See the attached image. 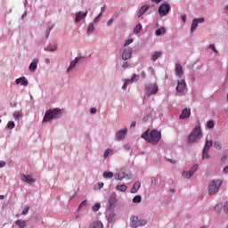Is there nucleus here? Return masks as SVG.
Returning a JSON list of instances; mask_svg holds the SVG:
<instances>
[{
	"mask_svg": "<svg viewBox=\"0 0 228 228\" xmlns=\"http://www.w3.org/2000/svg\"><path fill=\"white\" fill-rule=\"evenodd\" d=\"M4 167H6V162H4V160H0V168H4Z\"/></svg>",
	"mask_w": 228,
	"mask_h": 228,
	"instance_id": "obj_58",
	"label": "nucleus"
},
{
	"mask_svg": "<svg viewBox=\"0 0 228 228\" xmlns=\"http://www.w3.org/2000/svg\"><path fill=\"white\" fill-rule=\"evenodd\" d=\"M83 56H80V57H76L74 59V61H71L70 63H69V66L67 69V72H70V70H72V69H74V67H76V65H77V63H79V61H81V60H83Z\"/></svg>",
	"mask_w": 228,
	"mask_h": 228,
	"instance_id": "obj_15",
	"label": "nucleus"
},
{
	"mask_svg": "<svg viewBox=\"0 0 228 228\" xmlns=\"http://www.w3.org/2000/svg\"><path fill=\"white\" fill-rule=\"evenodd\" d=\"M140 79V75L134 74L132 78L130 79L131 83H136Z\"/></svg>",
	"mask_w": 228,
	"mask_h": 228,
	"instance_id": "obj_41",
	"label": "nucleus"
},
{
	"mask_svg": "<svg viewBox=\"0 0 228 228\" xmlns=\"http://www.w3.org/2000/svg\"><path fill=\"white\" fill-rule=\"evenodd\" d=\"M118 172L119 175H121V177H123V179L129 180L133 177V174L125 168H121Z\"/></svg>",
	"mask_w": 228,
	"mask_h": 228,
	"instance_id": "obj_14",
	"label": "nucleus"
},
{
	"mask_svg": "<svg viewBox=\"0 0 228 228\" xmlns=\"http://www.w3.org/2000/svg\"><path fill=\"white\" fill-rule=\"evenodd\" d=\"M182 175L184 177V179H191V177H193V175H191L190 171H183Z\"/></svg>",
	"mask_w": 228,
	"mask_h": 228,
	"instance_id": "obj_34",
	"label": "nucleus"
},
{
	"mask_svg": "<svg viewBox=\"0 0 228 228\" xmlns=\"http://www.w3.org/2000/svg\"><path fill=\"white\" fill-rule=\"evenodd\" d=\"M113 172H108V171H105L104 173H103V177H104V179H111L112 177H113Z\"/></svg>",
	"mask_w": 228,
	"mask_h": 228,
	"instance_id": "obj_39",
	"label": "nucleus"
},
{
	"mask_svg": "<svg viewBox=\"0 0 228 228\" xmlns=\"http://www.w3.org/2000/svg\"><path fill=\"white\" fill-rule=\"evenodd\" d=\"M167 33V28L165 27H160L155 31L156 37H161V35H165Z\"/></svg>",
	"mask_w": 228,
	"mask_h": 228,
	"instance_id": "obj_26",
	"label": "nucleus"
},
{
	"mask_svg": "<svg viewBox=\"0 0 228 228\" xmlns=\"http://www.w3.org/2000/svg\"><path fill=\"white\" fill-rule=\"evenodd\" d=\"M116 190H118V191H127V185L126 184H121V185H117Z\"/></svg>",
	"mask_w": 228,
	"mask_h": 228,
	"instance_id": "obj_37",
	"label": "nucleus"
},
{
	"mask_svg": "<svg viewBox=\"0 0 228 228\" xmlns=\"http://www.w3.org/2000/svg\"><path fill=\"white\" fill-rule=\"evenodd\" d=\"M130 65H131V64H130L129 62L125 61V62H123V64H122V69H129Z\"/></svg>",
	"mask_w": 228,
	"mask_h": 228,
	"instance_id": "obj_51",
	"label": "nucleus"
},
{
	"mask_svg": "<svg viewBox=\"0 0 228 228\" xmlns=\"http://www.w3.org/2000/svg\"><path fill=\"white\" fill-rule=\"evenodd\" d=\"M129 83H131V80L124 79V84L122 86V90H126L127 89V86L129 85Z\"/></svg>",
	"mask_w": 228,
	"mask_h": 228,
	"instance_id": "obj_42",
	"label": "nucleus"
},
{
	"mask_svg": "<svg viewBox=\"0 0 228 228\" xmlns=\"http://www.w3.org/2000/svg\"><path fill=\"white\" fill-rule=\"evenodd\" d=\"M207 126L208 129H213V127H215V121H213V120L208 121Z\"/></svg>",
	"mask_w": 228,
	"mask_h": 228,
	"instance_id": "obj_45",
	"label": "nucleus"
},
{
	"mask_svg": "<svg viewBox=\"0 0 228 228\" xmlns=\"http://www.w3.org/2000/svg\"><path fill=\"white\" fill-rule=\"evenodd\" d=\"M16 85H20V86H28V78L26 77H20L15 80Z\"/></svg>",
	"mask_w": 228,
	"mask_h": 228,
	"instance_id": "obj_20",
	"label": "nucleus"
},
{
	"mask_svg": "<svg viewBox=\"0 0 228 228\" xmlns=\"http://www.w3.org/2000/svg\"><path fill=\"white\" fill-rule=\"evenodd\" d=\"M101 17H102V12H101L97 17L94 18V22L97 24V22H101Z\"/></svg>",
	"mask_w": 228,
	"mask_h": 228,
	"instance_id": "obj_50",
	"label": "nucleus"
},
{
	"mask_svg": "<svg viewBox=\"0 0 228 228\" xmlns=\"http://www.w3.org/2000/svg\"><path fill=\"white\" fill-rule=\"evenodd\" d=\"M213 145L214 149H216V151H222V142L220 141H215Z\"/></svg>",
	"mask_w": 228,
	"mask_h": 228,
	"instance_id": "obj_33",
	"label": "nucleus"
},
{
	"mask_svg": "<svg viewBox=\"0 0 228 228\" xmlns=\"http://www.w3.org/2000/svg\"><path fill=\"white\" fill-rule=\"evenodd\" d=\"M13 118L15 120H20L22 118V111H14Z\"/></svg>",
	"mask_w": 228,
	"mask_h": 228,
	"instance_id": "obj_36",
	"label": "nucleus"
},
{
	"mask_svg": "<svg viewBox=\"0 0 228 228\" xmlns=\"http://www.w3.org/2000/svg\"><path fill=\"white\" fill-rule=\"evenodd\" d=\"M114 178L117 180V181H122L124 178L121 176L120 173L118 172L114 175Z\"/></svg>",
	"mask_w": 228,
	"mask_h": 228,
	"instance_id": "obj_47",
	"label": "nucleus"
},
{
	"mask_svg": "<svg viewBox=\"0 0 228 228\" xmlns=\"http://www.w3.org/2000/svg\"><path fill=\"white\" fill-rule=\"evenodd\" d=\"M208 49H211L212 51H214V53H218L216 47L213 44L209 45Z\"/></svg>",
	"mask_w": 228,
	"mask_h": 228,
	"instance_id": "obj_53",
	"label": "nucleus"
},
{
	"mask_svg": "<svg viewBox=\"0 0 228 228\" xmlns=\"http://www.w3.org/2000/svg\"><path fill=\"white\" fill-rule=\"evenodd\" d=\"M163 0H151V3H155V4H159Z\"/></svg>",
	"mask_w": 228,
	"mask_h": 228,
	"instance_id": "obj_61",
	"label": "nucleus"
},
{
	"mask_svg": "<svg viewBox=\"0 0 228 228\" xmlns=\"http://www.w3.org/2000/svg\"><path fill=\"white\" fill-rule=\"evenodd\" d=\"M117 204V198L111 196L109 199V202H108V209H110V211H113V209L115 208V205Z\"/></svg>",
	"mask_w": 228,
	"mask_h": 228,
	"instance_id": "obj_18",
	"label": "nucleus"
},
{
	"mask_svg": "<svg viewBox=\"0 0 228 228\" xmlns=\"http://www.w3.org/2000/svg\"><path fill=\"white\" fill-rule=\"evenodd\" d=\"M38 69V59H33L28 66L30 72H35Z\"/></svg>",
	"mask_w": 228,
	"mask_h": 228,
	"instance_id": "obj_19",
	"label": "nucleus"
},
{
	"mask_svg": "<svg viewBox=\"0 0 228 228\" xmlns=\"http://www.w3.org/2000/svg\"><path fill=\"white\" fill-rule=\"evenodd\" d=\"M159 183V182L158 178H154V177L151 178L152 186H158Z\"/></svg>",
	"mask_w": 228,
	"mask_h": 228,
	"instance_id": "obj_49",
	"label": "nucleus"
},
{
	"mask_svg": "<svg viewBox=\"0 0 228 228\" xmlns=\"http://www.w3.org/2000/svg\"><path fill=\"white\" fill-rule=\"evenodd\" d=\"M163 52H155L152 55H151V61H157L159 58H160V56H162Z\"/></svg>",
	"mask_w": 228,
	"mask_h": 228,
	"instance_id": "obj_27",
	"label": "nucleus"
},
{
	"mask_svg": "<svg viewBox=\"0 0 228 228\" xmlns=\"http://www.w3.org/2000/svg\"><path fill=\"white\" fill-rule=\"evenodd\" d=\"M213 147V141L206 140L205 145L202 151V159H208L210 158L209 156V149Z\"/></svg>",
	"mask_w": 228,
	"mask_h": 228,
	"instance_id": "obj_7",
	"label": "nucleus"
},
{
	"mask_svg": "<svg viewBox=\"0 0 228 228\" xmlns=\"http://www.w3.org/2000/svg\"><path fill=\"white\" fill-rule=\"evenodd\" d=\"M158 85L157 84H148L145 86L146 95L151 97V95H156L158 94Z\"/></svg>",
	"mask_w": 228,
	"mask_h": 228,
	"instance_id": "obj_6",
	"label": "nucleus"
},
{
	"mask_svg": "<svg viewBox=\"0 0 228 228\" xmlns=\"http://www.w3.org/2000/svg\"><path fill=\"white\" fill-rule=\"evenodd\" d=\"M89 228H102V223L101 221L94 222L89 225Z\"/></svg>",
	"mask_w": 228,
	"mask_h": 228,
	"instance_id": "obj_31",
	"label": "nucleus"
},
{
	"mask_svg": "<svg viewBox=\"0 0 228 228\" xmlns=\"http://www.w3.org/2000/svg\"><path fill=\"white\" fill-rule=\"evenodd\" d=\"M90 113H91V115H95V113H97V109L92 108V109L90 110Z\"/></svg>",
	"mask_w": 228,
	"mask_h": 228,
	"instance_id": "obj_57",
	"label": "nucleus"
},
{
	"mask_svg": "<svg viewBox=\"0 0 228 228\" xmlns=\"http://www.w3.org/2000/svg\"><path fill=\"white\" fill-rule=\"evenodd\" d=\"M85 206H86V200H83V201L79 204L77 209L79 210V209H81L82 208H85Z\"/></svg>",
	"mask_w": 228,
	"mask_h": 228,
	"instance_id": "obj_52",
	"label": "nucleus"
},
{
	"mask_svg": "<svg viewBox=\"0 0 228 228\" xmlns=\"http://www.w3.org/2000/svg\"><path fill=\"white\" fill-rule=\"evenodd\" d=\"M130 225L134 228L143 227L147 225V220H139L138 216H133L130 217Z\"/></svg>",
	"mask_w": 228,
	"mask_h": 228,
	"instance_id": "obj_5",
	"label": "nucleus"
},
{
	"mask_svg": "<svg viewBox=\"0 0 228 228\" xmlns=\"http://www.w3.org/2000/svg\"><path fill=\"white\" fill-rule=\"evenodd\" d=\"M93 211L97 212L99 209H101V203H96L92 208Z\"/></svg>",
	"mask_w": 228,
	"mask_h": 228,
	"instance_id": "obj_44",
	"label": "nucleus"
},
{
	"mask_svg": "<svg viewBox=\"0 0 228 228\" xmlns=\"http://www.w3.org/2000/svg\"><path fill=\"white\" fill-rule=\"evenodd\" d=\"M170 12V4L163 3L159 7V15L160 17H167V13Z\"/></svg>",
	"mask_w": 228,
	"mask_h": 228,
	"instance_id": "obj_8",
	"label": "nucleus"
},
{
	"mask_svg": "<svg viewBox=\"0 0 228 228\" xmlns=\"http://www.w3.org/2000/svg\"><path fill=\"white\" fill-rule=\"evenodd\" d=\"M56 49H58V45L54 43H50L49 45L45 48V51H50L51 53H54Z\"/></svg>",
	"mask_w": 228,
	"mask_h": 228,
	"instance_id": "obj_23",
	"label": "nucleus"
},
{
	"mask_svg": "<svg viewBox=\"0 0 228 228\" xmlns=\"http://www.w3.org/2000/svg\"><path fill=\"white\" fill-rule=\"evenodd\" d=\"M198 170H199V164H195L190 168L189 172H191V175H195V172H197Z\"/></svg>",
	"mask_w": 228,
	"mask_h": 228,
	"instance_id": "obj_35",
	"label": "nucleus"
},
{
	"mask_svg": "<svg viewBox=\"0 0 228 228\" xmlns=\"http://www.w3.org/2000/svg\"><path fill=\"white\" fill-rule=\"evenodd\" d=\"M28 211H29V206L28 205H25L24 208L22 210V215H28Z\"/></svg>",
	"mask_w": 228,
	"mask_h": 228,
	"instance_id": "obj_48",
	"label": "nucleus"
},
{
	"mask_svg": "<svg viewBox=\"0 0 228 228\" xmlns=\"http://www.w3.org/2000/svg\"><path fill=\"white\" fill-rule=\"evenodd\" d=\"M113 152V151L111 149H107L104 153H103V158L104 159H106V158H108V156H110V153Z\"/></svg>",
	"mask_w": 228,
	"mask_h": 228,
	"instance_id": "obj_46",
	"label": "nucleus"
},
{
	"mask_svg": "<svg viewBox=\"0 0 228 228\" xmlns=\"http://www.w3.org/2000/svg\"><path fill=\"white\" fill-rule=\"evenodd\" d=\"M15 225H17V227H19V228H25L26 227V221L21 220V219L17 220L15 222Z\"/></svg>",
	"mask_w": 228,
	"mask_h": 228,
	"instance_id": "obj_29",
	"label": "nucleus"
},
{
	"mask_svg": "<svg viewBox=\"0 0 228 228\" xmlns=\"http://www.w3.org/2000/svg\"><path fill=\"white\" fill-rule=\"evenodd\" d=\"M224 174H228V166L224 167L223 169Z\"/></svg>",
	"mask_w": 228,
	"mask_h": 228,
	"instance_id": "obj_62",
	"label": "nucleus"
},
{
	"mask_svg": "<svg viewBox=\"0 0 228 228\" xmlns=\"http://www.w3.org/2000/svg\"><path fill=\"white\" fill-rule=\"evenodd\" d=\"M88 15V11L86 12H78L75 16V21L76 22H81L84 19H86V16Z\"/></svg>",
	"mask_w": 228,
	"mask_h": 228,
	"instance_id": "obj_16",
	"label": "nucleus"
},
{
	"mask_svg": "<svg viewBox=\"0 0 228 228\" xmlns=\"http://www.w3.org/2000/svg\"><path fill=\"white\" fill-rule=\"evenodd\" d=\"M142 26L141 23L137 24L133 30L134 35H138V33H140L142 29Z\"/></svg>",
	"mask_w": 228,
	"mask_h": 228,
	"instance_id": "obj_28",
	"label": "nucleus"
},
{
	"mask_svg": "<svg viewBox=\"0 0 228 228\" xmlns=\"http://www.w3.org/2000/svg\"><path fill=\"white\" fill-rule=\"evenodd\" d=\"M63 113L61 109H50L45 111L42 124H47V122H53V120H58V118H61Z\"/></svg>",
	"mask_w": 228,
	"mask_h": 228,
	"instance_id": "obj_1",
	"label": "nucleus"
},
{
	"mask_svg": "<svg viewBox=\"0 0 228 228\" xmlns=\"http://www.w3.org/2000/svg\"><path fill=\"white\" fill-rule=\"evenodd\" d=\"M202 22H204V18H195L191 22V33H193V31H195V29H197L199 24H200Z\"/></svg>",
	"mask_w": 228,
	"mask_h": 228,
	"instance_id": "obj_11",
	"label": "nucleus"
},
{
	"mask_svg": "<svg viewBox=\"0 0 228 228\" xmlns=\"http://www.w3.org/2000/svg\"><path fill=\"white\" fill-rule=\"evenodd\" d=\"M130 44H133V39H127V40L125 42V46H126V45H130Z\"/></svg>",
	"mask_w": 228,
	"mask_h": 228,
	"instance_id": "obj_59",
	"label": "nucleus"
},
{
	"mask_svg": "<svg viewBox=\"0 0 228 228\" xmlns=\"http://www.w3.org/2000/svg\"><path fill=\"white\" fill-rule=\"evenodd\" d=\"M132 202L134 204H140V202H142V196L136 195L135 197L133 198Z\"/></svg>",
	"mask_w": 228,
	"mask_h": 228,
	"instance_id": "obj_38",
	"label": "nucleus"
},
{
	"mask_svg": "<svg viewBox=\"0 0 228 228\" xmlns=\"http://www.w3.org/2000/svg\"><path fill=\"white\" fill-rule=\"evenodd\" d=\"M146 76H147V74L145 73L144 70H142V71L141 72V77H142V79H145Z\"/></svg>",
	"mask_w": 228,
	"mask_h": 228,
	"instance_id": "obj_60",
	"label": "nucleus"
},
{
	"mask_svg": "<svg viewBox=\"0 0 228 228\" xmlns=\"http://www.w3.org/2000/svg\"><path fill=\"white\" fill-rule=\"evenodd\" d=\"M86 33L87 35H92V33H95V26H94V22L88 24Z\"/></svg>",
	"mask_w": 228,
	"mask_h": 228,
	"instance_id": "obj_24",
	"label": "nucleus"
},
{
	"mask_svg": "<svg viewBox=\"0 0 228 228\" xmlns=\"http://www.w3.org/2000/svg\"><path fill=\"white\" fill-rule=\"evenodd\" d=\"M183 22H186V14L182 15Z\"/></svg>",
	"mask_w": 228,
	"mask_h": 228,
	"instance_id": "obj_63",
	"label": "nucleus"
},
{
	"mask_svg": "<svg viewBox=\"0 0 228 228\" xmlns=\"http://www.w3.org/2000/svg\"><path fill=\"white\" fill-rule=\"evenodd\" d=\"M147 10H149V5L145 4V5H142L138 13H137V17H142V15H143L145 13V12H147Z\"/></svg>",
	"mask_w": 228,
	"mask_h": 228,
	"instance_id": "obj_25",
	"label": "nucleus"
},
{
	"mask_svg": "<svg viewBox=\"0 0 228 228\" xmlns=\"http://www.w3.org/2000/svg\"><path fill=\"white\" fill-rule=\"evenodd\" d=\"M141 187L142 183L139 181L135 182L132 186L130 193H138V191L140 190Z\"/></svg>",
	"mask_w": 228,
	"mask_h": 228,
	"instance_id": "obj_22",
	"label": "nucleus"
},
{
	"mask_svg": "<svg viewBox=\"0 0 228 228\" xmlns=\"http://www.w3.org/2000/svg\"><path fill=\"white\" fill-rule=\"evenodd\" d=\"M53 29V26L50 27L47 30H46V38H49V35H51V30Z\"/></svg>",
	"mask_w": 228,
	"mask_h": 228,
	"instance_id": "obj_55",
	"label": "nucleus"
},
{
	"mask_svg": "<svg viewBox=\"0 0 228 228\" xmlns=\"http://www.w3.org/2000/svg\"><path fill=\"white\" fill-rule=\"evenodd\" d=\"M113 20H115V19L110 18V19L107 21V26H111V24H113Z\"/></svg>",
	"mask_w": 228,
	"mask_h": 228,
	"instance_id": "obj_56",
	"label": "nucleus"
},
{
	"mask_svg": "<svg viewBox=\"0 0 228 228\" xmlns=\"http://www.w3.org/2000/svg\"><path fill=\"white\" fill-rule=\"evenodd\" d=\"M20 179L23 183H26L27 184H33L34 183H37V179L33 178V175H31L21 174Z\"/></svg>",
	"mask_w": 228,
	"mask_h": 228,
	"instance_id": "obj_9",
	"label": "nucleus"
},
{
	"mask_svg": "<svg viewBox=\"0 0 228 228\" xmlns=\"http://www.w3.org/2000/svg\"><path fill=\"white\" fill-rule=\"evenodd\" d=\"M132 56H133V50H131V48L124 49L122 53V60H124V61H127V60H131Z\"/></svg>",
	"mask_w": 228,
	"mask_h": 228,
	"instance_id": "obj_12",
	"label": "nucleus"
},
{
	"mask_svg": "<svg viewBox=\"0 0 228 228\" xmlns=\"http://www.w3.org/2000/svg\"><path fill=\"white\" fill-rule=\"evenodd\" d=\"M159 140H161V131L156 129L151 130L150 133L149 143H151V145H158Z\"/></svg>",
	"mask_w": 228,
	"mask_h": 228,
	"instance_id": "obj_4",
	"label": "nucleus"
},
{
	"mask_svg": "<svg viewBox=\"0 0 228 228\" xmlns=\"http://www.w3.org/2000/svg\"><path fill=\"white\" fill-rule=\"evenodd\" d=\"M126 134H127V129L126 127L118 131L115 134L116 142H122V140H124V138H126Z\"/></svg>",
	"mask_w": 228,
	"mask_h": 228,
	"instance_id": "obj_10",
	"label": "nucleus"
},
{
	"mask_svg": "<svg viewBox=\"0 0 228 228\" xmlns=\"http://www.w3.org/2000/svg\"><path fill=\"white\" fill-rule=\"evenodd\" d=\"M115 216H117V214L115 213V211H110V213L109 214L108 216V222L111 223L113 222V220H115Z\"/></svg>",
	"mask_w": 228,
	"mask_h": 228,
	"instance_id": "obj_32",
	"label": "nucleus"
},
{
	"mask_svg": "<svg viewBox=\"0 0 228 228\" xmlns=\"http://www.w3.org/2000/svg\"><path fill=\"white\" fill-rule=\"evenodd\" d=\"M175 72L178 77H183L184 72L183 71V66L179 63L175 64Z\"/></svg>",
	"mask_w": 228,
	"mask_h": 228,
	"instance_id": "obj_21",
	"label": "nucleus"
},
{
	"mask_svg": "<svg viewBox=\"0 0 228 228\" xmlns=\"http://www.w3.org/2000/svg\"><path fill=\"white\" fill-rule=\"evenodd\" d=\"M130 127H136V121H133Z\"/></svg>",
	"mask_w": 228,
	"mask_h": 228,
	"instance_id": "obj_64",
	"label": "nucleus"
},
{
	"mask_svg": "<svg viewBox=\"0 0 228 228\" xmlns=\"http://www.w3.org/2000/svg\"><path fill=\"white\" fill-rule=\"evenodd\" d=\"M223 183L224 182L221 179L210 181L208 187V195H216L220 191V186H222Z\"/></svg>",
	"mask_w": 228,
	"mask_h": 228,
	"instance_id": "obj_3",
	"label": "nucleus"
},
{
	"mask_svg": "<svg viewBox=\"0 0 228 228\" xmlns=\"http://www.w3.org/2000/svg\"><path fill=\"white\" fill-rule=\"evenodd\" d=\"M7 129H13L14 127H15V122H13V121H9L8 123H7Z\"/></svg>",
	"mask_w": 228,
	"mask_h": 228,
	"instance_id": "obj_43",
	"label": "nucleus"
},
{
	"mask_svg": "<svg viewBox=\"0 0 228 228\" xmlns=\"http://www.w3.org/2000/svg\"><path fill=\"white\" fill-rule=\"evenodd\" d=\"M102 188H104V183H102V182L98 183H97V190H101Z\"/></svg>",
	"mask_w": 228,
	"mask_h": 228,
	"instance_id": "obj_54",
	"label": "nucleus"
},
{
	"mask_svg": "<svg viewBox=\"0 0 228 228\" xmlns=\"http://www.w3.org/2000/svg\"><path fill=\"white\" fill-rule=\"evenodd\" d=\"M184 88H186V81L184 79L177 80L176 92L181 94L184 92Z\"/></svg>",
	"mask_w": 228,
	"mask_h": 228,
	"instance_id": "obj_13",
	"label": "nucleus"
},
{
	"mask_svg": "<svg viewBox=\"0 0 228 228\" xmlns=\"http://www.w3.org/2000/svg\"><path fill=\"white\" fill-rule=\"evenodd\" d=\"M141 138L146 140L149 142V139L151 138L150 130H146L143 134H142Z\"/></svg>",
	"mask_w": 228,
	"mask_h": 228,
	"instance_id": "obj_30",
	"label": "nucleus"
},
{
	"mask_svg": "<svg viewBox=\"0 0 228 228\" xmlns=\"http://www.w3.org/2000/svg\"><path fill=\"white\" fill-rule=\"evenodd\" d=\"M222 208L224 209V206L221 203H218L215 207V212L216 213H220L222 211Z\"/></svg>",
	"mask_w": 228,
	"mask_h": 228,
	"instance_id": "obj_40",
	"label": "nucleus"
},
{
	"mask_svg": "<svg viewBox=\"0 0 228 228\" xmlns=\"http://www.w3.org/2000/svg\"><path fill=\"white\" fill-rule=\"evenodd\" d=\"M202 136V129L200 128V126L198 125L192 129L191 133L188 135L187 143H189V145L197 143V140H200Z\"/></svg>",
	"mask_w": 228,
	"mask_h": 228,
	"instance_id": "obj_2",
	"label": "nucleus"
},
{
	"mask_svg": "<svg viewBox=\"0 0 228 228\" xmlns=\"http://www.w3.org/2000/svg\"><path fill=\"white\" fill-rule=\"evenodd\" d=\"M190 115H191V110L190 109H183L179 116V119L184 120V118H190Z\"/></svg>",
	"mask_w": 228,
	"mask_h": 228,
	"instance_id": "obj_17",
	"label": "nucleus"
}]
</instances>
